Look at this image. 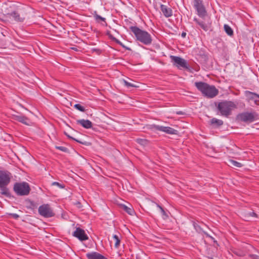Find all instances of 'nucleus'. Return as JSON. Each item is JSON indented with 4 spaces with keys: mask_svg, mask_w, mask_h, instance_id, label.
<instances>
[{
    "mask_svg": "<svg viewBox=\"0 0 259 259\" xmlns=\"http://www.w3.org/2000/svg\"><path fill=\"white\" fill-rule=\"evenodd\" d=\"M130 29L134 34L137 41L145 45L151 44L152 41V36L147 31L143 30L136 26H130Z\"/></svg>",
    "mask_w": 259,
    "mask_h": 259,
    "instance_id": "obj_1",
    "label": "nucleus"
},
{
    "mask_svg": "<svg viewBox=\"0 0 259 259\" xmlns=\"http://www.w3.org/2000/svg\"><path fill=\"white\" fill-rule=\"evenodd\" d=\"M195 85L204 96L209 98H212L218 95L219 91L214 85H210L203 82H196Z\"/></svg>",
    "mask_w": 259,
    "mask_h": 259,
    "instance_id": "obj_2",
    "label": "nucleus"
},
{
    "mask_svg": "<svg viewBox=\"0 0 259 259\" xmlns=\"http://www.w3.org/2000/svg\"><path fill=\"white\" fill-rule=\"evenodd\" d=\"M236 103L230 101H223L219 102L217 105V109L220 114L226 117H228L234 109L237 108Z\"/></svg>",
    "mask_w": 259,
    "mask_h": 259,
    "instance_id": "obj_3",
    "label": "nucleus"
},
{
    "mask_svg": "<svg viewBox=\"0 0 259 259\" xmlns=\"http://www.w3.org/2000/svg\"><path fill=\"white\" fill-rule=\"evenodd\" d=\"M11 180V174L8 171L0 170V188L1 193L7 197L10 195V193L7 186Z\"/></svg>",
    "mask_w": 259,
    "mask_h": 259,
    "instance_id": "obj_4",
    "label": "nucleus"
},
{
    "mask_svg": "<svg viewBox=\"0 0 259 259\" xmlns=\"http://www.w3.org/2000/svg\"><path fill=\"white\" fill-rule=\"evenodd\" d=\"M13 190L18 196H27L29 194L31 189L27 182H17L14 185Z\"/></svg>",
    "mask_w": 259,
    "mask_h": 259,
    "instance_id": "obj_5",
    "label": "nucleus"
},
{
    "mask_svg": "<svg viewBox=\"0 0 259 259\" xmlns=\"http://www.w3.org/2000/svg\"><path fill=\"white\" fill-rule=\"evenodd\" d=\"M39 214L44 218H51L55 215L53 208L49 204H43L38 209Z\"/></svg>",
    "mask_w": 259,
    "mask_h": 259,
    "instance_id": "obj_6",
    "label": "nucleus"
},
{
    "mask_svg": "<svg viewBox=\"0 0 259 259\" xmlns=\"http://www.w3.org/2000/svg\"><path fill=\"white\" fill-rule=\"evenodd\" d=\"M170 58L171 59V62L173 63V65L177 67L179 69H189V65L187 63V61L185 59L178 57L175 56H170Z\"/></svg>",
    "mask_w": 259,
    "mask_h": 259,
    "instance_id": "obj_7",
    "label": "nucleus"
},
{
    "mask_svg": "<svg viewBox=\"0 0 259 259\" xmlns=\"http://www.w3.org/2000/svg\"><path fill=\"white\" fill-rule=\"evenodd\" d=\"M194 7L199 17L203 18L206 15V11L203 4V0H194Z\"/></svg>",
    "mask_w": 259,
    "mask_h": 259,
    "instance_id": "obj_8",
    "label": "nucleus"
},
{
    "mask_svg": "<svg viewBox=\"0 0 259 259\" xmlns=\"http://www.w3.org/2000/svg\"><path fill=\"white\" fill-rule=\"evenodd\" d=\"M153 128L157 131L164 132L167 134L170 135H177L178 134V131L169 126H163L157 125H154Z\"/></svg>",
    "mask_w": 259,
    "mask_h": 259,
    "instance_id": "obj_9",
    "label": "nucleus"
},
{
    "mask_svg": "<svg viewBox=\"0 0 259 259\" xmlns=\"http://www.w3.org/2000/svg\"><path fill=\"white\" fill-rule=\"evenodd\" d=\"M244 94L248 102L252 101L256 105H259V95L249 91H245Z\"/></svg>",
    "mask_w": 259,
    "mask_h": 259,
    "instance_id": "obj_10",
    "label": "nucleus"
},
{
    "mask_svg": "<svg viewBox=\"0 0 259 259\" xmlns=\"http://www.w3.org/2000/svg\"><path fill=\"white\" fill-rule=\"evenodd\" d=\"M4 15L9 17H12L14 20L18 22H23L25 19V17L21 16L19 13L17 11H12L11 12H6L5 11Z\"/></svg>",
    "mask_w": 259,
    "mask_h": 259,
    "instance_id": "obj_11",
    "label": "nucleus"
},
{
    "mask_svg": "<svg viewBox=\"0 0 259 259\" xmlns=\"http://www.w3.org/2000/svg\"><path fill=\"white\" fill-rule=\"evenodd\" d=\"M73 235L81 241L87 240L89 239L85 231L80 228H77L76 229V230L73 232Z\"/></svg>",
    "mask_w": 259,
    "mask_h": 259,
    "instance_id": "obj_12",
    "label": "nucleus"
},
{
    "mask_svg": "<svg viewBox=\"0 0 259 259\" xmlns=\"http://www.w3.org/2000/svg\"><path fill=\"white\" fill-rule=\"evenodd\" d=\"M13 119L27 125H31L32 124L31 120L23 115H13Z\"/></svg>",
    "mask_w": 259,
    "mask_h": 259,
    "instance_id": "obj_13",
    "label": "nucleus"
},
{
    "mask_svg": "<svg viewBox=\"0 0 259 259\" xmlns=\"http://www.w3.org/2000/svg\"><path fill=\"white\" fill-rule=\"evenodd\" d=\"M88 259H107V257L97 252H91L86 254Z\"/></svg>",
    "mask_w": 259,
    "mask_h": 259,
    "instance_id": "obj_14",
    "label": "nucleus"
},
{
    "mask_svg": "<svg viewBox=\"0 0 259 259\" xmlns=\"http://www.w3.org/2000/svg\"><path fill=\"white\" fill-rule=\"evenodd\" d=\"M76 123L87 129L91 128L93 125L92 122L90 120L87 119H79L76 121Z\"/></svg>",
    "mask_w": 259,
    "mask_h": 259,
    "instance_id": "obj_15",
    "label": "nucleus"
},
{
    "mask_svg": "<svg viewBox=\"0 0 259 259\" xmlns=\"http://www.w3.org/2000/svg\"><path fill=\"white\" fill-rule=\"evenodd\" d=\"M160 10L164 16L166 18L169 17L172 15V10L170 8H168L165 5H161Z\"/></svg>",
    "mask_w": 259,
    "mask_h": 259,
    "instance_id": "obj_16",
    "label": "nucleus"
},
{
    "mask_svg": "<svg viewBox=\"0 0 259 259\" xmlns=\"http://www.w3.org/2000/svg\"><path fill=\"white\" fill-rule=\"evenodd\" d=\"M244 216L245 217L244 221H248L250 217L257 218V214L253 211H249L246 206H245V209H244Z\"/></svg>",
    "mask_w": 259,
    "mask_h": 259,
    "instance_id": "obj_17",
    "label": "nucleus"
},
{
    "mask_svg": "<svg viewBox=\"0 0 259 259\" xmlns=\"http://www.w3.org/2000/svg\"><path fill=\"white\" fill-rule=\"evenodd\" d=\"M255 119V118L254 113H244V122H251L254 121Z\"/></svg>",
    "mask_w": 259,
    "mask_h": 259,
    "instance_id": "obj_18",
    "label": "nucleus"
},
{
    "mask_svg": "<svg viewBox=\"0 0 259 259\" xmlns=\"http://www.w3.org/2000/svg\"><path fill=\"white\" fill-rule=\"evenodd\" d=\"M194 21L203 30H204L205 31H207V30H208L210 26L206 24L204 22H203L202 21H200L196 18H194Z\"/></svg>",
    "mask_w": 259,
    "mask_h": 259,
    "instance_id": "obj_19",
    "label": "nucleus"
},
{
    "mask_svg": "<svg viewBox=\"0 0 259 259\" xmlns=\"http://www.w3.org/2000/svg\"><path fill=\"white\" fill-rule=\"evenodd\" d=\"M109 37L113 41L115 42L116 44L119 45L121 46L123 48H124L126 50L131 51V49L124 46L120 40L116 38L115 37H114L111 34H108Z\"/></svg>",
    "mask_w": 259,
    "mask_h": 259,
    "instance_id": "obj_20",
    "label": "nucleus"
},
{
    "mask_svg": "<svg viewBox=\"0 0 259 259\" xmlns=\"http://www.w3.org/2000/svg\"><path fill=\"white\" fill-rule=\"evenodd\" d=\"M210 123L211 125L215 127H219L223 124L224 122L221 119L213 118L210 120Z\"/></svg>",
    "mask_w": 259,
    "mask_h": 259,
    "instance_id": "obj_21",
    "label": "nucleus"
},
{
    "mask_svg": "<svg viewBox=\"0 0 259 259\" xmlns=\"http://www.w3.org/2000/svg\"><path fill=\"white\" fill-rule=\"evenodd\" d=\"M193 226L196 231L199 233H203L208 237L210 238L211 239L214 240V238L208 235L207 233L203 231L201 227L196 223H193Z\"/></svg>",
    "mask_w": 259,
    "mask_h": 259,
    "instance_id": "obj_22",
    "label": "nucleus"
},
{
    "mask_svg": "<svg viewBox=\"0 0 259 259\" xmlns=\"http://www.w3.org/2000/svg\"><path fill=\"white\" fill-rule=\"evenodd\" d=\"M224 30L226 33L229 36L233 35V30L230 26L227 24H225L224 26Z\"/></svg>",
    "mask_w": 259,
    "mask_h": 259,
    "instance_id": "obj_23",
    "label": "nucleus"
},
{
    "mask_svg": "<svg viewBox=\"0 0 259 259\" xmlns=\"http://www.w3.org/2000/svg\"><path fill=\"white\" fill-rule=\"evenodd\" d=\"M122 207L123 209L130 215H133L134 213V210L132 208L129 207L125 205H122Z\"/></svg>",
    "mask_w": 259,
    "mask_h": 259,
    "instance_id": "obj_24",
    "label": "nucleus"
},
{
    "mask_svg": "<svg viewBox=\"0 0 259 259\" xmlns=\"http://www.w3.org/2000/svg\"><path fill=\"white\" fill-rule=\"evenodd\" d=\"M113 238L115 241L114 246L116 248H118L120 243V239L119 236L117 235H114L113 236Z\"/></svg>",
    "mask_w": 259,
    "mask_h": 259,
    "instance_id": "obj_25",
    "label": "nucleus"
},
{
    "mask_svg": "<svg viewBox=\"0 0 259 259\" xmlns=\"http://www.w3.org/2000/svg\"><path fill=\"white\" fill-rule=\"evenodd\" d=\"M94 17L96 21L98 22H100L101 21L105 22L106 21V19L105 18H103L101 16L99 15L98 14H97L96 12H95L94 14Z\"/></svg>",
    "mask_w": 259,
    "mask_h": 259,
    "instance_id": "obj_26",
    "label": "nucleus"
},
{
    "mask_svg": "<svg viewBox=\"0 0 259 259\" xmlns=\"http://www.w3.org/2000/svg\"><path fill=\"white\" fill-rule=\"evenodd\" d=\"M123 82L124 85L128 88H130V87H133V88H138L139 87V86H138L134 83L129 82L128 81H127L126 80H123Z\"/></svg>",
    "mask_w": 259,
    "mask_h": 259,
    "instance_id": "obj_27",
    "label": "nucleus"
},
{
    "mask_svg": "<svg viewBox=\"0 0 259 259\" xmlns=\"http://www.w3.org/2000/svg\"><path fill=\"white\" fill-rule=\"evenodd\" d=\"M229 162L231 165H232L234 166H236V167H240L242 166L241 163H240L236 161H235L234 160L230 159V160H229Z\"/></svg>",
    "mask_w": 259,
    "mask_h": 259,
    "instance_id": "obj_28",
    "label": "nucleus"
},
{
    "mask_svg": "<svg viewBox=\"0 0 259 259\" xmlns=\"http://www.w3.org/2000/svg\"><path fill=\"white\" fill-rule=\"evenodd\" d=\"M74 107L77 110L81 111V112H84L85 111V108L84 107L81 106L79 104H76L74 105Z\"/></svg>",
    "mask_w": 259,
    "mask_h": 259,
    "instance_id": "obj_29",
    "label": "nucleus"
},
{
    "mask_svg": "<svg viewBox=\"0 0 259 259\" xmlns=\"http://www.w3.org/2000/svg\"><path fill=\"white\" fill-rule=\"evenodd\" d=\"M29 208L32 209H34L37 208V204L32 201H29Z\"/></svg>",
    "mask_w": 259,
    "mask_h": 259,
    "instance_id": "obj_30",
    "label": "nucleus"
},
{
    "mask_svg": "<svg viewBox=\"0 0 259 259\" xmlns=\"http://www.w3.org/2000/svg\"><path fill=\"white\" fill-rule=\"evenodd\" d=\"M55 148L56 149H58L60 151H62L63 152H68V149L67 148L65 147H63V146H55Z\"/></svg>",
    "mask_w": 259,
    "mask_h": 259,
    "instance_id": "obj_31",
    "label": "nucleus"
},
{
    "mask_svg": "<svg viewBox=\"0 0 259 259\" xmlns=\"http://www.w3.org/2000/svg\"><path fill=\"white\" fill-rule=\"evenodd\" d=\"M52 185L53 186H57L60 188L63 189L65 188V185L63 184L59 183L57 182H54L52 183Z\"/></svg>",
    "mask_w": 259,
    "mask_h": 259,
    "instance_id": "obj_32",
    "label": "nucleus"
},
{
    "mask_svg": "<svg viewBox=\"0 0 259 259\" xmlns=\"http://www.w3.org/2000/svg\"><path fill=\"white\" fill-rule=\"evenodd\" d=\"M65 135L70 139H72L74 141H75L76 142H78V143H81V144H83V142H82L81 141L78 140H77L73 137H72L71 136H70V135H68L66 132H65Z\"/></svg>",
    "mask_w": 259,
    "mask_h": 259,
    "instance_id": "obj_33",
    "label": "nucleus"
},
{
    "mask_svg": "<svg viewBox=\"0 0 259 259\" xmlns=\"http://www.w3.org/2000/svg\"><path fill=\"white\" fill-rule=\"evenodd\" d=\"M136 142L141 144V145H144L146 143V140L142 139H137L136 140Z\"/></svg>",
    "mask_w": 259,
    "mask_h": 259,
    "instance_id": "obj_34",
    "label": "nucleus"
},
{
    "mask_svg": "<svg viewBox=\"0 0 259 259\" xmlns=\"http://www.w3.org/2000/svg\"><path fill=\"white\" fill-rule=\"evenodd\" d=\"M236 120L238 121H243V113H240L238 114L236 117Z\"/></svg>",
    "mask_w": 259,
    "mask_h": 259,
    "instance_id": "obj_35",
    "label": "nucleus"
},
{
    "mask_svg": "<svg viewBox=\"0 0 259 259\" xmlns=\"http://www.w3.org/2000/svg\"><path fill=\"white\" fill-rule=\"evenodd\" d=\"M92 51L93 52H96L98 55H100L101 53V50L99 49H93Z\"/></svg>",
    "mask_w": 259,
    "mask_h": 259,
    "instance_id": "obj_36",
    "label": "nucleus"
},
{
    "mask_svg": "<svg viewBox=\"0 0 259 259\" xmlns=\"http://www.w3.org/2000/svg\"><path fill=\"white\" fill-rule=\"evenodd\" d=\"M249 256L252 259H259V255L256 254H249Z\"/></svg>",
    "mask_w": 259,
    "mask_h": 259,
    "instance_id": "obj_37",
    "label": "nucleus"
},
{
    "mask_svg": "<svg viewBox=\"0 0 259 259\" xmlns=\"http://www.w3.org/2000/svg\"><path fill=\"white\" fill-rule=\"evenodd\" d=\"M146 257H147V256L145 254L137 255L136 256L137 259H145V258Z\"/></svg>",
    "mask_w": 259,
    "mask_h": 259,
    "instance_id": "obj_38",
    "label": "nucleus"
},
{
    "mask_svg": "<svg viewBox=\"0 0 259 259\" xmlns=\"http://www.w3.org/2000/svg\"><path fill=\"white\" fill-rule=\"evenodd\" d=\"M157 206L159 208L161 213H162L163 215H165L166 214L165 213V211H164V209L161 207L160 206L159 204H157Z\"/></svg>",
    "mask_w": 259,
    "mask_h": 259,
    "instance_id": "obj_39",
    "label": "nucleus"
},
{
    "mask_svg": "<svg viewBox=\"0 0 259 259\" xmlns=\"http://www.w3.org/2000/svg\"><path fill=\"white\" fill-rule=\"evenodd\" d=\"M11 215H12V217L15 219H17L19 218V215L16 213H11Z\"/></svg>",
    "mask_w": 259,
    "mask_h": 259,
    "instance_id": "obj_40",
    "label": "nucleus"
},
{
    "mask_svg": "<svg viewBox=\"0 0 259 259\" xmlns=\"http://www.w3.org/2000/svg\"><path fill=\"white\" fill-rule=\"evenodd\" d=\"M75 205L78 207V208H81V204L80 202H79V201H77L75 203Z\"/></svg>",
    "mask_w": 259,
    "mask_h": 259,
    "instance_id": "obj_41",
    "label": "nucleus"
},
{
    "mask_svg": "<svg viewBox=\"0 0 259 259\" xmlns=\"http://www.w3.org/2000/svg\"><path fill=\"white\" fill-rule=\"evenodd\" d=\"M181 36L183 38H185L186 36V33L185 32H183L181 34Z\"/></svg>",
    "mask_w": 259,
    "mask_h": 259,
    "instance_id": "obj_42",
    "label": "nucleus"
},
{
    "mask_svg": "<svg viewBox=\"0 0 259 259\" xmlns=\"http://www.w3.org/2000/svg\"><path fill=\"white\" fill-rule=\"evenodd\" d=\"M177 114H178V115H181V114H183V113L182 111H178L177 112Z\"/></svg>",
    "mask_w": 259,
    "mask_h": 259,
    "instance_id": "obj_43",
    "label": "nucleus"
},
{
    "mask_svg": "<svg viewBox=\"0 0 259 259\" xmlns=\"http://www.w3.org/2000/svg\"><path fill=\"white\" fill-rule=\"evenodd\" d=\"M71 49H72V50H74V51H77V48H72Z\"/></svg>",
    "mask_w": 259,
    "mask_h": 259,
    "instance_id": "obj_44",
    "label": "nucleus"
}]
</instances>
